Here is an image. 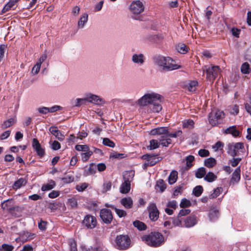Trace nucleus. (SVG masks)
Segmentation results:
<instances>
[{
    "mask_svg": "<svg viewBox=\"0 0 251 251\" xmlns=\"http://www.w3.org/2000/svg\"><path fill=\"white\" fill-rule=\"evenodd\" d=\"M156 187L159 189L161 192H163L166 188V184L163 180L160 179L157 182Z\"/></svg>",
    "mask_w": 251,
    "mask_h": 251,
    "instance_id": "nucleus-47",
    "label": "nucleus"
},
{
    "mask_svg": "<svg viewBox=\"0 0 251 251\" xmlns=\"http://www.w3.org/2000/svg\"><path fill=\"white\" fill-rule=\"evenodd\" d=\"M247 112L251 115V94L249 97L248 102L245 104Z\"/></svg>",
    "mask_w": 251,
    "mask_h": 251,
    "instance_id": "nucleus-57",
    "label": "nucleus"
},
{
    "mask_svg": "<svg viewBox=\"0 0 251 251\" xmlns=\"http://www.w3.org/2000/svg\"><path fill=\"white\" fill-rule=\"evenodd\" d=\"M182 132L181 130H178L174 133H170L168 130V134H167V137L170 138H176L181 136Z\"/></svg>",
    "mask_w": 251,
    "mask_h": 251,
    "instance_id": "nucleus-51",
    "label": "nucleus"
},
{
    "mask_svg": "<svg viewBox=\"0 0 251 251\" xmlns=\"http://www.w3.org/2000/svg\"><path fill=\"white\" fill-rule=\"evenodd\" d=\"M47 222L40 219L38 225L39 228L41 230H45L47 228Z\"/></svg>",
    "mask_w": 251,
    "mask_h": 251,
    "instance_id": "nucleus-53",
    "label": "nucleus"
},
{
    "mask_svg": "<svg viewBox=\"0 0 251 251\" xmlns=\"http://www.w3.org/2000/svg\"><path fill=\"white\" fill-rule=\"evenodd\" d=\"M92 154L93 152L90 151V150H88V151H86L84 153H81V156L82 160L83 162H86L89 159V158L90 157Z\"/></svg>",
    "mask_w": 251,
    "mask_h": 251,
    "instance_id": "nucleus-46",
    "label": "nucleus"
},
{
    "mask_svg": "<svg viewBox=\"0 0 251 251\" xmlns=\"http://www.w3.org/2000/svg\"><path fill=\"white\" fill-rule=\"evenodd\" d=\"M85 101L92 103L95 105H100L105 103V100L98 95L88 93L86 94L85 97Z\"/></svg>",
    "mask_w": 251,
    "mask_h": 251,
    "instance_id": "nucleus-10",
    "label": "nucleus"
},
{
    "mask_svg": "<svg viewBox=\"0 0 251 251\" xmlns=\"http://www.w3.org/2000/svg\"><path fill=\"white\" fill-rule=\"evenodd\" d=\"M159 146L160 144L158 139H152L150 141V145L148 147V149L150 150H152L159 148Z\"/></svg>",
    "mask_w": 251,
    "mask_h": 251,
    "instance_id": "nucleus-40",
    "label": "nucleus"
},
{
    "mask_svg": "<svg viewBox=\"0 0 251 251\" xmlns=\"http://www.w3.org/2000/svg\"><path fill=\"white\" fill-rule=\"evenodd\" d=\"M225 133L230 134L234 137H237L240 135V132L237 129L236 126H232L227 128L225 130Z\"/></svg>",
    "mask_w": 251,
    "mask_h": 251,
    "instance_id": "nucleus-25",
    "label": "nucleus"
},
{
    "mask_svg": "<svg viewBox=\"0 0 251 251\" xmlns=\"http://www.w3.org/2000/svg\"><path fill=\"white\" fill-rule=\"evenodd\" d=\"M131 60L134 63L141 66L145 61V57L142 53H135L132 55Z\"/></svg>",
    "mask_w": 251,
    "mask_h": 251,
    "instance_id": "nucleus-17",
    "label": "nucleus"
},
{
    "mask_svg": "<svg viewBox=\"0 0 251 251\" xmlns=\"http://www.w3.org/2000/svg\"><path fill=\"white\" fill-rule=\"evenodd\" d=\"M1 208L3 210H6L8 211L12 215H14L15 217H18V216L14 214L15 211H18L20 209V207L18 206H13L11 205V201L10 200H7L4 201L1 204Z\"/></svg>",
    "mask_w": 251,
    "mask_h": 251,
    "instance_id": "nucleus-13",
    "label": "nucleus"
},
{
    "mask_svg": "<svg viewBox=\"0 0 251 251\" xmlns=\"http://www.w3.org/2000/svg\"><path fill=\"white\" fill-rule=\"evenodd\" d=\"M239 106L237 105H234L230 108V112L232 115H237L239 113Z\"/></svg>",
    "mask_w": 251,
    "mask_h": 251,
    "instance_id": "nucleus-64",
    "label": "nucleus"
},
{
    "mask_svg": "<svg viewBox=\"0 0 251 251\" xmlns=\"http://www.w3.org/2000/svg\"><path fill=\"white\" fill-rule=\"evenodd\" d=\"M84 101H85V98L82 99L77 98L75 100L74 106L75 107H79L83 104Z\"/></svg>",
    "mask_w": 251,
    "mask_h": 251,
    "instance_id": "nucleus-63",
    "label": "nucleus"
},
{
    "mask_svg": "<svg viewBox=\"0 0 251 251\" xmlns=\"http://www.w3.org/2000/svg\"><path fill=\"white\" fill-rule=\"evenodd\" d=\"M156 156L157 155L151 154L152 157H150V158L148 159V162H146V165H147V166H152L157 163L160 160L159 159V157H157V158H156Z\"/></svg>",
    "mask_w": 251,
    "mask_h": 251,
    "instance_id": "nucleus-39",
    "label": "nucleus"
},
{
    "mask_svg": "<svg viewBox=\"0 0 251 251\" xmlns=\"http://www.w3.org/2000/svg\"><path fill=\"white\" fill-rule=\"evenodd\" d=\"M198 82L197 80H190L184 83L182 85L183 88L191 92H195Z\"/></svg>",
    "mask_w": 251,
    "mask_h": 251,
    "instance_id": "nucleus-18",
    "label": "nucleus"
},
{
    "mask_svg": "<svg viewBox=\"0 0 251 251\" xmlns=\"http://www.w3.org/2000/svg\"><path fill=\"white\" fill-rule=\"evenodd\" d=\"M216 160L213 157H209L206 159L204 162V165L207 168H211L216 164Z\"/></svg>",
    "mask_w": 251,
    "mask_h": 251,
    "instance_id": "nucleus-35",
    "label": "nucleus"
},
{
    "mask_svg": "<svg viewBox=\"0 0 251 251\" xmlns=\"http://www.w3.org/2000/svg\"><path fill=\"white\" fill-rule=\"evenodd\" d=\"M250 65L247 62L244 63L241 67V71L243 74H248L249 73Z\"/></svg>",
    "mask_w": 251,
    "mask_h": 251,
    "instance_id": "nucleus-48",
    "label": "nucleus"
},
{
    "mask_svg": "<svg viewBox=\"0 0 251 251\" xmlns=\"http://www.w3.org/2000/svg\"><path fill=\"white\" fill-rule=\"evenodd\" d=\"M61 180L65 183H70L74 181V177L73 176H67L65 177L61 178Z\"/></svg>",
    "mask_w": 251,
    "mask_h": 251,
    "instance_id": "nucleus-58",
    "label": "nucleus"
},
{
    "mask_svg": "<svg viewBox=\"0 0 251 251\" xmlns=\"http://www.w3.org/2000/svg\"><path fill=\"white\" fill-rule=\"evenodd\" d=\"M82 223L87 228L93 229L97 226V221L95 216L87 214L84 217Z\"/></svg>",
    "mask_w": 251,
    "mask_h": 251,
    "instance_id": "nucleus-11",
    "label": "nucleus"
},
{
    "mask_svg": "<svg viewBox=\"0 0 251 251\" xmlns=\"http://www.w3.org/2000/svg\"><path fill=\"white\" fill-rule=\"evenodd\" d=\"M88 15L87 13H85L82 14L78 21L77 24V26L79 28H83L85 24L88 22Z\"/></svg>",
    "mask_w": 251,
    "mask_h": 251,
    "instance_id": "nucleus-27",
    "label": "nucleus"
},
{
    "mask_svg": "<svg viewBox=\"0 0 251 251\" xmlns=\"http://www.w3.org/2000/svg\"><path fill=\"white\" fill-rule=\"evenodd\" d=\"M147 210L150 219L152 222L156 221L159 218V211L156 204L154 202L150 203L147 207Z\"/></svg>",
    "mask_w": 251,
    "mask_h": 251,
    "instance_id": "nucleus-8",
    "label": "nucleus"
},
{
    "mask_svg": "<svg viewBox=\"0 0 251 251\" xmlns=\"http://www.w3.org/2000/svg\"><path fill=\"white\" fill-rule=\"evenodd\" d=\"M75 149L77 151L85 152L89 150V148L87 145H76Z\"/></svg>",
    "mask_w": 251,
    "mask_h": 251,
    "instance_id": "nucleus-50",
    "label": "nucleus"
},
{
    "mask_svg": "<svg viewBox=\"0 0 251 251\" xmlns=\"http://www.w3.org/2000/svg\"><path fill=\"white\" fill-rule=\"evenodd\" d=\"M18 0H10L4 6L1 10V13L3 14L6 12L13 9L14 6L18 2Z\"/></svg>",
    "mask_w": 251,
    "mask_h": 251,
    "instance_id": "nucleus-28",
    "label": "nucleus"
},
{
    "mask_svg": "<svg viewBox=\"0 0 251 251\" xmlns=\"http://www.w3.org/2000/svg\"><path fill=\"white\" fill-rule=\"evenodd\" d=\"M135 172L133 170L125 171L123 175L124 181L131 183L133 179Z\"/></svg>",
    "mask_w": 251,
    "mask_h": 251,
    "instance_id": "nucleus-24",
    "label": "nucleus"
},
{
    "mask_svg": "<svg viewBox=\"0 0 251 251\" xmlns=\"http://www.w3.org/2000/svg\"><path fill=\"white\" fill-rule=\"evenodd\" d=\"M115 211L120 218L125 217L126 215V211L123 209H120L116 207Z\"/></svg>",
    "mask_w": 251,
    "mask_h": 251,
    "instance_id": "nucleus-59",
    "label": "nucleus"
},
{
    "mask_svg": "<svg viewBox=\"0 0 251 251\" xmlns=\"http://www.w3.org/2000/svg\"><path fill=\"white\" fill-rule=\"evenodd\" d=\"M163 97L156 93L146 94L139 99L138 104L141 106L151 105V108L154 112H159L162 108L161 103Z\"/></svg>",
    "mask_w": 251,
    "mask_h": 251,
    "instance_id": "nucleus-1",
    "label": "nucleus"
},
{
    "mask_svg": "<svg viewBox=\"0 0 251 251\" xmlns=\"http://www.w3.org/2000/svg\"><path fill=\"white\" fill-rule=\"evenodd\" d=\"M154 64L161 72H169L179 69L181 66L176 64V61L168 56L157 55L153 57Z\"/></svg>",
    "mask_w": 251,
    "mask_h": 251,
    "instance_id": "nucleus-2",
    "label": "nucleus"
},
{
    "mask_svg": "<svg viewBox=\"0 0 251 251\" xmlns=\"http://www.w3.org/2000/svg\"><path fill=\"white\" fill-rule=\"evenodd\" d=\"M2 251H12L14 249V247L11 245L7 244H3L1 245Z\"/></svg>",
    "mask_w": 251,
    "mask_h": 251,
    "instance_id": "nucleus-62",
    "label": "nucleus"
},
{
    "mask_svg": "<svg viewBox=\"0 0 251 251\" xmlns=\"http://www.w3.org/2000/svg\"><path fill=\"white\" fill-rule=\"evenodd\" d=\"M191 204V202L189 200L183 199L180 203V207L181 208L187 207L190 206Z\"/></svg>",
    "mask_w": 251,
    "mask_h": 251,
    "instance_id": "nucleus-56",
    "label": "nucleus"
},
{
    "mask_svg": "<svg viewBox=\"0 0 251 251\" xmlns=\"http://www.w3.org/2000/svg\"><path fill=\"white\" fill-rule=\"evenodd\" d=\"M144 5L140 0H134L129 5V10L134 15H138L143 12Z\"/></svg>",
    "mask_w": 251,
    "mask_h": 251,
    "instance_id": "nucleus-9",
    "label": "nucleus"
},
{
    "mask_svg": "<svg viewBox=\"0 0 251 251\" xmlns=\"http://www.w3.org/2000/svg\"><path fill=\"white\" fill-rule=\"evenodd\" d=\"M70 251H77L76 243L74 239H70L69 241Z\"/></svg>",
    "mask_w": 251,
    "mask_h": 251,
    "instance_id": "nucleus-52",
    "label": "nucleus"
},
{
    "mask_svg": "<svg viewBox=\"0 0 251 251\" xmlns=\"http://www.w3.org/2000/svg\"><path fill=\"white\" fill-rule=\"evenodd\" d=\"M102 143L104 145L111 148H114L115 146V143L108 138H103Z\"/></svg>",
    "mask_w": 251,
    "mask_h": 251,
    "instance_id": "nucleus-49",
    "label": "nucleus"
},
{
    "mask_svg": "<svg viewBox=\"0 0 251 251\" xmlns=\"http://www.w3.org/2000/svg\"><path fill=\"white\" fill-rule=\"evenodd\" d=\"M168 127H158L152 129L150 131V134L151 135H160L167 137V134H168Z\"/></svg>",
    "mask_w": 251,
    "mask_h": 251,
    "instance_id": "nucleus-15",
    "label": "nucleus"
},
{
    "mask_svg": "<svg viewBox=\"0 0 251 251\" xmlns=\"http://www.w3.org/2000/svg\"><path fill=\"white\" fill-rule=\"evenodd\" d=\"M96 172V166L95 164L91 163L87 169H85L84 172V175L85 176L95 174Z\"/></svg>",
    "mask_w": 251,
    "mask_h": 251,
    "instance_id": "nucleus-33",
    "label": "nucleus"
},
{
    "mask_svg": "<svg viewBox=\"0 0 251 251\" xmlns=\"http://www.w3.org/2000/svg\"><path fill=\"white\" fill-rule=\"evenodd\" d=\"M197 224L196 217L191 215L186 218L184 220V226L187 228L193 227Z\"/></svg>",
    "mask_w": 251,
    "mask_h": 251,
    "instance_id": "nucleus-20",
    "label": "nucleus"
},
{
    "mask_svg": "<svg viewBox=\"0 0 251 251\" xmlns=\"http://www.w3.org/2000/svg\"><path fill=\"white\" fill-rule=\"evenodd\" d=\"M227 153L231 156H240L245 151L244 144L241 142L229 143Z\"/></svg>",
    "mask_w": 251,
    "mask_h": 251,
    "instance_id": "nucleus-6",
    "label": "nucleus"
},
{
    "mask_svg": "<svg viewBox=\"0 0 251 251\" xmlns=\"http://www.w3.org/2000/svg\"><path fill=\"white\" fill-rule=\"evenodd\" d=\"M158 140L160 145H161L162 147H168L172 143V140L169 137L160 136L158 138Z\"/></svg>",
    "mask_w": 251,
    "mask_h": 251,
    "instance_id": "nucleus-31",
    "label": "nucleus"
},
{
    "mask_svg": "<svg viewBox=\"0 0 251 251\" xmlns=\"http://www.w3.org/2000/svg\"><path fill=\"white\" fill-rule=\"evenodd\" d=\"M32 147L37 154L40 157H43L45 153V149L41 147V144L36 138H33L32 142Z\"/></svg>",
    "mask_w": 251,
    "mask_h": 251,
    "instance_id": "nucleus-14",
    "label": "nucleus"
},
{
    "mask_svg": "<svg viewBox=\"0 0 251 251\" xmlns=\"http://www.w3.org/2000/svg\"><path fill=\"white\" fill-rule=\"evenodd\" d=\"M100 216L102 222L106 224H110L113 219L112 212L108 209H101L100 211Z\"/></svg>",
    "mask_w": 251,
    "mask_h": 251,
    "instance_id": "nucleus-12",
    "label": "nucleus"
},
{
    "mask_svg": "<svg viewBox=\"0 0 251 251\" xmlns=\"http://www.w3.org/2000/svg\"><path fill=\"white\" fill-rule=\"evenodd\" d=\"M88 185L86 183H82L76 186V189L79 192L83 191L86 188H87Z\"/></svg>",
    "mask_w": 251,
    "mask_h": 251,
    "instance_id": "nucleus-60",
    "label": "nucleus"
},
{
    "mask_svg": "<svg viewBox=\"0 0 251 251\" xmlns=\"http://www.w3.org/2000/svg\"><path fill=\"white\" fill-rule=\"evenodd\" d=\"M27 183V180L23 177H21L16 180L12 186L14 189H18L23 186H25Z\"/></svg>",
    "mask_w": 251,
    "mask_h": 251,
    "instance_id": "nucleus-26",
    "label": "nucleus"
},
{
    "mask_svg": "<svg viewBox=\"0 0 251 251\" xmlns=\"http://www.w3.org/2000/svg\"><path fill=\"white\" fill-rule=\"evenodd\" d=\"M121 204L126 208L130 209L132 207L133 201L130 197L122 198L120 201Z\"/></svg>",
    "mask_w": 251,
    "mask_h": 251,
    "instance_id": "nucleus-23",
    "label": "nucleus"
},
{
    "mask_svg": "<svg viewBox=\"0 0 251 251\" xmlns=\"http://www.w3.org/2000/svg\"><path fill=\"white\" fill-rule=\"evenodd\" d=\"M180 217L178 215L177 217L172 219V223L175 226H182V223L181 220L179 219Z\"/></svg>",
    "mask_w": 251,
    "mask_h": 251,
    "instance_id": "nucleus-55",
    "label": "nucleus"
},
{
    "mask_svg": "<svg viewBox=\"0 0 251 251\" xmlns=\"http://www.w3.org/2000/svg\"><path fill=\"white\" fill-rule=\"evenodd\" d=\"M198 154L202 157H206L209 155V151L205 149H201L198 151Z\"/></svg>",
    "mask_w": 251,
    "mask_h": 251,
    "instance_id": "nucleus-61",
    "label": "nucleus"
},
{
    "mask_svg": "<svg viewBox=\"0 0 251 251\" xmlns=\"http://www.w3.org/2000/svg\"><path fill=\"white\" fill-rule=\"evenodd\" d=\"M114 246L120 250H126L131 246V240L127 235H117L114 240Z\"/></svg>",
    "mask_w": 251,
    "mask_h": 251,
    "instance_id": "nucleus-4",
    "label": "nucleus"
},
{
    "mask_svg": "<svg viewBox=\"0 0 251 251\" xmlns=\"http://www.w3.org/2000/svg\"><path fill=\"white\" fill-rule=\"evenodd\" d=\"M164 38L162 34L149 35L147 39L152 43L159 44Z\"/></svg>",
    "mask_w": 251,
    "mask_h": 251,
    "instance_id": "nucleus-21",
    "label": "nucleus"
},
{
    "mask_svg": "<svg viewBox=\"0 0 251 251\" xmlns=\"http://www.w3.org/2000/svg\"><path fill=\"white\" fill-rule=\"evenodd\" d=\"M49 183L42 185L41 190L42 191H49L54 188L56 186L55 182L52 180H49Z\"/></svg>",
    "mask_w": 251,
    "mask_h": 251,
    "instance_id": "nucleus-29",
    "label": "nucleus"
},
{
    "mask_svg": "<svg viewBox=\"0 0 251 251\" xmlns=\"http://www.w3.org/2000/svg\"><path fill=\"white\" fill-rule=\"evenodd\" d=\"M206 175V170L204 167H201L197 169L195 173V176L198 178H201Z\"/></svg>",
    "mask_w": 251,
    "mask_h": 251,
    "instance_id": "nucleus-41",
    "label": "nucleus"
},
{
    "mask_svg": "<svg viewBox=\"0 0 251 251\" xmlns=\"http://www.w3.org/2000/svg\"><path fill=\"white\" fill-rule=\"evenodd\" d=\"M224 115L223 111L219 110H216L214 113L211 112L208 117L210 124L215 126L221 124V121L224 117Z\"/></svg>",
    "mask_w": 251,
    "mask_h": 251,
    "instance_id": "nucleus-7",
    "label": "nucleus"
},
{
    "mask_svg": "<svg viewBox=\"0 0 251 251\" xmlns=\"http://www.w3.org/2000/svg\"><path fill=\"white\" fill-rule=\"evenodd\" d=\"M130 183L124 181L120 187V192L123 194L128 193L130 190Z\"/></svg>",
    "mask_w": 251,
    "mask_h": 251,
    "instance_id": "nucleus-30",
    "label": "nucleus"
},
{
    "mask_svg": "<svg viewBox=\"0 0 251 251\" xmlns=\"http://www.w3.org/2000/svg\"><path fill=\"white\" fill-rule=\"evenodd\" d=\"M177 178V172L176 171H173L170 173L168 177V182L170 184L175 183Z\"/></svg>",
    "mask_w": 251,
    "mask_h": 251,
    "instance_id": "nucleus-36",
    "label": "nucleus"
},
{
    "mask_svg": "<svg viewBox=\"0 0 251 251\" xmlns=\"http://www.w3.org/2000/svg\"><path fill=\"white\" fill-rule=\"evenodd\" d=\"M142 239L148 245L152 247H158L165 243L164 236L159 232H151L150 234L144 235Z\"/></svg>",
    "mask_w": 251,
    "mask_h": 251,
    "instance_id": "nucleus-3",
    "label": "nucleus"
},
{
    "mask_svg": "<svg viewBox=\"0 0 251 251\" xmlns=\"http://www.w3.org/2000/svg\"><path fill=\"white\" fill-rule=\"evenodd\" d=\"M185 159L186 161V167H187L188 169H189L193 165V162L195 159V157L193 155H189L188 156L186 157Z\"/></svg>",
    "mask_w": 251,
    "mask_h": 251,
    "instance_id": "nucleus-45",
    "label": "nucleus"
},
{
    "mask_svg": "<svg viewBox=\"0 0 251 251\" xmlns=\"http://www.w3.org/2000/svg\"><path fill=\"white\" fill-rule=\"evenodd\" d=\"M203 191V187L201 185L196 186L193 190V194L197 197H200Z\"/></svg>",
    "mask_w": 251,
    "mask_h": 251,
    "instance_id": "nucleus-43",
    "label": "nucleus"
},
{
    "mask_svg": "<svg viewBox=\"0 0 251 251\" xmlns=\"http://www.w3.org/2000/svg\"><path fill=\"white\" fill-rule=\"evenodd\" d=\"M16 122L17 119L16 117L10 118L3 122L2 124V127L3 129H6L15 124Z\"/></svg>",
    "mask_w": 251,
    "mask_h": 251,
    "instance_id": "nucleus-32",
    "label": "nucleus"
},
{
    "mask_svg": "<svg viewBox=\"0 0 251 251\" xmlns=\"http://www.w3.org/2000/svg\"><path fill=\"white\" fill-rule=\"evenodd\" d=\"M203 73H205L206 79L209 81H213L220 73V68L218 66L205 65L202 68Z\"/></svg>",
    "mask_w": 251,
    "mask_h": 251,
    "instance_id": "nucleus-5",
    "label": "nucleus"
},
{
    "mask_svg": "<svg viewBox=\"0 0 251 251\" xmlns=\"http://www.w3.org/2000/svg\"><path fill=\"white\" fill-rule=\"evenodd\" d=\"M195 123L193 120H184L182 121V126L183 128L192 129L194 126Z\"/></svg>",
    "mask_w": 251,
    "mask_h": 251,
    "instance_id": "nucleus-34",
    "label": "nucleus"
},
{
    "mask_svg": "<svg viewBox=\"0 0 251 251\" xmlns=\"http://www.w3.org/2000/svg\"><path fill=\"white\" fill-rule=\"evenodd\" d=\"M50 132L58 140L61 141L64 139V135L58 129L57 126H51L49 128Z\"/></svg>",
    "mask_w": 251,
    "mask_h": 251,
    "instance_id": "nucleus-19",
    "label": "nucleus"
},
{
    "mask_svg": "<svg viewBox=\"0 0 251 251\" xmlns=\"http://www.w3.org/2000/svg\"><path fill=\"white\" fill-rule=\"evenodd\" d=\"M68 204L72 208H76L77 206V200L74 198L69 199L68 200Z\"/></svg>",
    "mask_w": 251,
    "mask_h": 251,
    "instance_id": "nucleus-54",
    "label": "nucleus"
},
{
    "mask_svg": "<svg viewBox=\"0 0 251 251\" xmlns=\"http://www.w3.org/2000/svg\"><path fill=\"white\" fill-rule=\"evenodd\" d=\"M223 191L222 187H217L213 190V192L209 196V199H213L218 197Z\"/></svg>",
    "mask_w": 251,
    "mask_h": 251,
    "instance_id": "nucleus-38",
    "label": "nucleus"
},
{
    "mask_svg": "<svg viewBox=\"0 0 251 251\" xmlns=\"http://www.w3.org/2000/svg\"><path fill=\"white\" fill-rule=\"evenodd\" d=\"M240 167H237L232 173V177L230 179V183L234 184L237 183L240 179Z\"/></svg>",
    "mask_w": 251,
    "mask_h": 251,
    "instance_id": "nucleus-22",
    "label": "nucleus"
},
{
    "mask_svg": "<svg viewBox=\"0 0 251 251\" xmlns=\"http://www.w3.org/2000/svg\"><path fill=\"white\" fill-rule=\"evenodd\" d=\"M133 225L140 230H145L147 228L146 225L144 223L138 220L133 222Z\"/></svg>",
    "mask_w": 251,
    "mask_h": 251,
    "instance_id": "nucleus-42",
    "label": "nucleus"
},
{
    "mask_svg": "<svg viewBox=\"0 0 251 251\" xmlns=\"http://www.w3.org/2000/svg\"><path fill=\"white\" fill-rule=\"evenodd\" d=\"M219 208L214 206L210 208L208 214L209 220L211 222H215L218 220L220 215Z\"/></svg>",
    "mask_w": 251,
    "mask_h": 251,
    "instance_id": "nucleus-16",
    "label": "nucleus"
},
{
    "mask_svg": "<svg viewBox=\"0 0 251 251\" xmlns=\"http://www.w3.org/2000/svg\"><path fill=\"white\" fill-rule=\"evenodd\" d=\"M176 49L179 52L182 54H185L187 52L186 46L184 44H179L176 45Z\"/></svg>",
    "mask_w": 251,
    "mask_h": 251,
    "instance_id": "nucleus-44",
    "label": "nucleus"
},
{
    "mask_svg": "<svg viewBox=\"0 0 251 251\" xmlns=\"http://www.w3.org/2000/svg\"><path fill=\"white\" fill-rule=\"evenodd\" d=\"M217 178V176L211 172H209L204 177V179L208 182H213L216 180Z\"/></svg>",
    "mask_w": 251,
    "mask_h": 251,
    "instance_id": "nucleus-37",
    "label": "nucleus"
}]
</instances>
